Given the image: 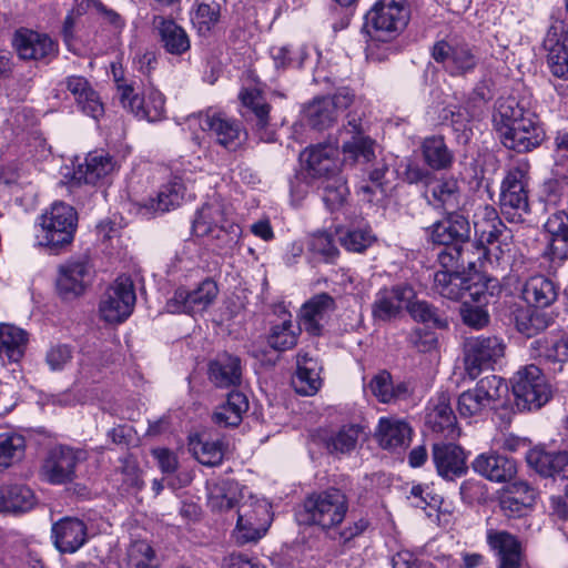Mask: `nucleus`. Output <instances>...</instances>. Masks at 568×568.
<instances>
[{
    "label": "nucleus",
    "instance_id": "nucleus-55",
    "mask_svg": "<svg viewBox=\"0 0 568 568\" xmlns=\"http://www.w3.org/2000/svg\"><path fill=\"white\" fill-rule=\"evenodd\" d=\"M474 220L475 234L481 243L491 244L499 239L507 230L499 215H478Z\"/></svg>",
    "mask_w": 568,
    "mask_h": 568
},
{
    "label": "nucleus",
    "instance_id": "nucleus-29",
    "mask_svg": "<svg viewBox=\"0 0 568 568\" xmlns=\"http://www.w3.org/2000/svg\"><path fill=\"white\" fill-rule=\"evenodd\" d=\"M240 99L244 108L252 112L255 120V129L261 141L274 142L275 132L268 130L270 105L261 92L256 89H244L240 93Z\"/></svg>",
    "mask_w": 568,
    "mask_h": 568
},
{
    "label": "nucleus",
    "instance_id": "nucleus-31",
    "mask_svg": "<svg viewBox=\"0 0 568 568\" xmlns=\"http://www.w3.org/2000/svg\"><path fill=\"white\" fill-rule=\"evenodd\" d=\"M474 471L491 481H507L516 474V464L513 459L497 454L484 453L471 463Z\"/></svg>",
    "mask_w": 568,
    "mask_h": 568
},
{
    "label": "nucleus",
    "instance_id": "nucleus-13",
    "mask_svg": "<svg viewBox=\"0 0 568 568\" xmlns=\"http://www.w3.org/2000/svg\"><path fill=\"white\" fill-rule=\"evenodd\" d=\"M93 280V268L87 256L70 258L59 266L57 291L64 300L82 295Z\"/></svg>",
    "mask_w": 568,
    "mask_h": 568
},
{
    "label": "nucleus",
    "instance_id": "nucleus-4",
    "mask_svg": "<svg viewBox=\"0 0 568 568\" xmlns=\"http://www.w3.org/2000/svg\"><path fill=\"white\" fill-rule=\"evenodd\" d=\"M348 510L346 495L337 489L329 488L307 496L300 514L305 525L317 526L324 530L337 527Z\"/></svg>",
    "mask_w": 568,
    "mask_h": 568
},
{
    "label": "nucleus",
    "instance_id": "nucleus-49",
    "mask_svg": "<svg viewBox=\"0 0 568 568\" xmlns=\"http://www.w3.org/2000/svg\"><path fill=\"white\" fill-rule=\"evenodd\" d=\"M422 152L427 165L434 170H445L453 162V154L440 136L426 138L422 144Z\"/></svg>",
    "mask_w": 568,
    "mask_h": 568
},
{
    "label": "nucleus",
    "instance_id": "nucleus-35",
    "mask_svg": "<svg viewBox=\"0 0 568 568\" xmlns=\"http://www.w3.org/2000/svg\"><path fill=\"white\" fill-rule=\"evenodd\" d=\"M153 26L158 30L160 41L166 52L181 55L190 49L191 43L186 31L174 20L155 16Z\"/></svg>",
    "mask_w": 568,
    "mask_h": 568
},
{
    "label": "nucleus",
    "instance_id": "nucleus-11",
    "mask_svg": "<svg viewBox=\"0 0 568 568\" xmlns=\"http://www.w3.org/2000/svg\"><path fill=\"white\" fill-rule=\"evenodd\" d=\"M432 55L453 77L473 72L479 62L475 49L465 42L438 41L433 47Z\"/></svg>",
    "mask_w": 568,
    "mask_h": 568
},
{
    "label": "nucleus",
    "instance_id": "nucleus-2",
    "mask_svg": "<svg viewBox=\"0 0 568 568\" xmlns=\"http://www.w3.org/2000/svg\"><path fill=\"white\" fill-rule=\"evenodd\" d=\"M366 27L371 37L367 44V58L384 61L390 53V47L379 50V43L396 39L409 20V10L404 0H378L366 13Z\"/></svg>",
    "mask_w": 568,
    "mask_h": 568
},
{
    "label": "nucleus",
    "instance_id": "nucleus-18",
    "mask_svg": "<svg viewBox=\"0 0 568 568\" xmlns=\"http://www.w3.org/2000/svg\"><path fill=\"white\" fill-rule=\"evenodd\" d=\"M416 297L412 285L403 283L390 287H382L376 294L372 304V315L375 321L387 322L397 317L404 306Z\"/></svg>",
    "mask_w": 568,
    "mask_h": 568
},
{
    "label": "nucleus",
    "instance_id": "nucleus-28",
    "mask_svg": "<svg viewBox=\"0 0 568 568\" xmlns=\"http://www.w3.org/2000/svg\"><path fill=\"white\" fill-rule=\"evenodd\" d=\"M114 169L113 159L103 151H94L87 155L85 162L73 171L72 181L75 184H97Z\"/></svg>",
    "mask_w": 568,
    "mask_h": 568
},
{
    "label": "nucleus",
    "instance_id": "nucleus-7",
    "mask_svg": "<svg viewBox=\"0 0 568 568\" xmlns=\"http://www.w3.org/2000/svg\"><path fill=\"white\" fill-rule=\"evenodd\" d=\"M136 295L130 276L120 275L103 293L99 313L101 318L110 324L126 321L134 310Z\"/></svg>",
    "mask_w": 568,
    "mask_h": 568
},
{
    "label": "nucleus",
    "instance_id": "nucleus-38",
    "mask_svg": "<svg viewBox=\"0 0 568 568\" xmlns=\"http://www.w3.org/2000/svg\"><path fill=\"white\" fill-rule=\"evenodd\" d=\"M296 374L293 378L295 390L304 396L314 395L321 387L320 367L307 353L300 352L296 359Z\"/></svg>",
    "mask_w": 568,
    "mask_h": 568
},
{
    "label": "nucleus",
    "instance_id": "nucleus-21",
    "mask_svg": "<svg viewBox=\"0 0 568 568\" xmlns=\"http://www.w3.org/2000/svg\"><path fill=\"white\" fill-rule=\"evenodd\" d=\"M52 538L60 552L73 554L88 540L85 524L75 517H64L52 525Z\"/></svg>",
    "mask_w": 568,
    "mask_h": 568
},
{
    "label": "nucleus",
    "instance_id": "nucleus-10",
    "mask_svg": "<svg viewBox=\"0 0 568 568\" xmlns=\"http://www.w3.org/2000/svg\"><path fill=\"white\" fill-rule=\"evenodd\" d=\"M506 345L497 336H476L464 344L465 369L474 379L481 371L491 368L505 355Z\"/></svg>",
    "mask_w": 568,
    "mask_h": 568
},
{
    "label": "nucleus",
    "instance_id": "nucleus-61",
    "mask_svg": "<svg viewBox=\"0 0 568 568\" xmlns=\"http://www.w3.org/2000/svg\"><path fill=\"white\" fill-rule=\"evenodd\" d=\"M500 206L503 210H521L527 211L528 197L524 187L517 185L501 189Z\"/></svg>",
    "mask_w": 568,
    "mask_h": 568
},
{
    "label": "nucleus",
    "instance_id": "nucleus-1",
    "mask_svg": "<svg viewBox=\"0 0 568 568\" xmlns=\"http://www.w3.org/2000/svg\"><path fill=\"white\" fill-rule=\"evenodd\" d=\"M493 123L500 142L519 153L531 151L545 139V131L536 113L515 99L498 103Z\"/></svg>",
    "mask_w": 568,
    "mask_h": 568
},
{
    "label": "nucleus",
    "instance_id": "nucleus-30",
    "mask_svg": "<svg viewBox=\"0 0 568 568\" xmlns=\"http://www.w3.org/2000/svg\"><path fill=\"white\" fill-rule=\"evenodd\" d=\"M521 296L528 305L545 308L557 301L558 285L545 275H534L525 281Z\"/></svg>",
    "mask_w": 568,
    "mask_h": 568
},
{
    "label": "nucleus",
    "instance_id": "nucleus-19",
    "mask_svg": "<svg viewBox=\"0 0 568 568\" xmlns=\"http://www.w3.org/2000/svg\"><path fill=\"white\" fill-rule=\"evenodd\" d=\"M13 47L23 60L49 62L58 54V43L50 36L30 29L16 31Z\"/></svg>",
    "mask_w": 568,
    "mask_h": 568
},
{
    "label": "nucleus",
    "instance_id": "nucleus-57",
    "mask_svg": "<svg viewBox=\"0 0 568 568\" xmlns=\"http://www.w3.org/2000/svg\"><path fill=\"white\" fill-rule=\"evenodd\" d=\"M164 95L156 90H152L149 92L145 99L141 98L134 115L139 119H145L150 122H154L161 120L164 115Z\"/></svg>",
    "mask_w": 568,
    "mask_h": 568
},
{
    "label": "nucleus",
    "instance_id": "nucleus-27",
    "mask_svg": "<svg viewBox=\"0 0 568 568\" xmlns=\"http://www.w3.org/2000/svg\"><path fill=\"white\" fill-rule=\"evenodd\" d=\"M535 490L525 481H514L504 487L499 504L508 517L523 516L535 503Z\"/></svg>",
    "mask_w": 568,
    "mask_h": 568
},
{
    "label": "nucleus",
    "instance_id": "nucleus-22",
    "mask_svg": "<svg viewBox=\"0 0 568 568\" xmlns=\"http://www.w3.org/2000/svg\"><path fill=\"white\" fill-rule=\"evenodd\" d=\"M432 457L437 474L445 479H453L466 473V455L458 445L436 443L433 445Z\"/></svg>",
    "mask_w": 568,
    "mask_h": 568
},
{
    "label": "nucleus",
    "instance_id": "nucleus-5",
    "mask_svg": "<svg viewBox=\"0 0 568 568\" xmlns=\"http://www.w3.org/2000/svg\"><path fill=\"white\" fill-rule=\"evenodd\" d=\"M511 383L516 405L519 409H539L551 398V386L536 365L520 368L514 375Z\"/></svg>",
    "mask_w": 568,
    "mask_h": 568
},
{
    "label": "nucleus",
    "instance_id": "nucleus-45",
    "mask_svg": "<svg viewBox=\"0 0 568 568\" xmlns=\"http://www.w3.org/2000/svg\"><path fill=\"white\" fill-rule=\"evenodd\" d=\"M301 327L294 325L291 314H285L280 324L272 325L267 344L275 351L284 352L297 344Z\"/></svg>",
    "mask_w": 568,
    "mask_h": 568
},
{
    "label": "nucleus",
    "instance_id": "nucleus-43",
    "mask_svg": "<svg viewBox=\"0 0 568 568\" xmlns=\"http://www.w3.org/2000/svg\"><path fill=\"white\" fill-rule=\"evenodd\" d=\"M501 291L497 277L475 274L467 276L466 300L485 305Z\"/></svg>",
    "mask_w": 568,
    "mask_h": 568
},
{
    "label": "nucleus",
    "instance_id": "nucleus-47",
    "mask_svg": "<svg viewBox=\"0 0 568 568\" xmlns=\"http://www.w3.org/2000/svg\"><path fill=\"white\" fill-rule=\"evenodd\" d=\"M242 496L240 485L230 479H222L209 486V505L214 510L232 508Z\"/></svg>",
    "mask_w": 568,
    "mask_h": 568
},
{
    "label": "nucleus",
    "instance_id": "nucleus-34",
    "mask_svg": "<svg viewBox=\"0 0 568 568\" xmlns=\"http://www.w3.org/2000/svg\"><path fill=\"white\" fill-rule=\"evenodd\" d=\"M209 378L220 388L239 385L242 378L241 359L227 353L217 355L209 365Z\"/></svg>",
    "mask_w": 568,
    "mask_h": 568
},
{
    "label": "nucleus",
    "instance_id": "nucleus-51",
    "mask_svg": "<svg viewBox=\"0 0 568 568\" xmlns=\"http://www.w3.org/2000/svg\"><path fill=\"white\" fill-rule=\"evenodd\" d=\"M409 315L419 323L430 327L444 328L448 325L446 317L434 305L422 300H412L406 306Z\"/></svg>",
    "mask_w": 568,
    "mask_h": 568
},
{
    "label": "nucleus",
    "instance_id": "nucleus-64",
    "mask_svg": "<svg viewBox=\"0 0 568 568\" xmlns=\"http://www.w3.org/2000/svg\"><path fill=\"white\" fill-rule=\"evenodd\" d=\"M568 43V24L560 19H555L546 34L544 45L547 50Z\"/></svg>",
    "mask_w": 568,
    "mask_h": 568
},
{
    "label": "nucleus",
    "instance_id": "nucleus-15",
    "mask_svg": "<svg viewBox=\"0 0 568 568\" xmlns=\"http://www.w3.org/2000/svg\"><path fill=\"white\" fill-rule=\"evenodd\" d=\"M85 458L81 449H73L68 446L52 448L41 467V476L53 485H61L74 478L75 467L79 462Z\"/></svg>",
    "mask_w": 568,
    "mask_h": 568
},
{
    "label": "nucleus",
    "instance_id": "nucleus-60",
    "mask_svg": "<svg viewBox=\"0 0 568 568\" xmlns=\"http://www.w3.org/2000/svg\"><path fill=\"white\" fill-rule=\"evenodd\" d=\"M308 247L313 254L320 256L326 263H333L339 254L334 240L325 232L313 234Z\"/></svg>",
    "mask_w": 568,
    "mask_h": 568
},
{
    "label": "nucleus",
    "instance_id": "nucleus-23",
    "mask_svg": "<svg viewBox=\"0 0 568 568\" xmlns=\"http://www.w3.org/2000/svg\"><path fill=\"white\" fill-rule=\"evenodd\" d=\"M64 84L82 113L94 120L103 115L104 108L101 98L87 78L71 75L65 79Z\"/></svg>",
    "mask_w": 568,
    "mask_h": 568
},
{
    "label": "nucleus",
    "instance_id": "nucleus-24",
    "mask_svg": "<svg viewBox=\"0 0 568 568\" xmlns=\"http://www.w3.org/2000/svg\"><path fill=\"white\" fill-rule=\"evenodd\" d=\"M341 135L344 136L342 149L345 154H349L355 160L363 159L365 162L374 158V142L363 134L361 118L348 116Z\"/></svg>",
    "mask_w": 568,
    "mask_h": 568
},
{
    "label": "nucleus",
    "instance_id": "nucleus-3",
    "mask_svg": "<svg viewBox=\"0 0 568 568\" xmlns=\"http://www.w3.org/2000/svg\"><path fill=\"white\" fill-rule=\"evenodd\" d=\"M301 172L291 182V194L303 199L307 185L316 180L335 179L342 169L337 148L332 144H317L306 148L300 155Z\"/></svg>",
    "mask_w": 568,
    "mask_h": 568
},
{
    "label": "nucleus",
    "instance_id": "nucleus-48",
    "mask_svg": "<svg viewBox=\"0 0 568 568\" xmlns=\"http://www.w3.org/2000/svg\"><path fill=\"white\" fill-rule=\"evenodd\" d=\"M554 256L568 258V215H549L544 224Z\"/></svg>",
    "mask_w": 568,
    "mask_h": 568
},
{
    "label": "nucleus",
    "instance_id": "nucleus-40",
    "mask_svg": "<svg viewBox=\"0 0 568 568\" xmlns=\"http://www.w3.org/2000/svg\"><path fill=\"white\" fill-rule=\"evenodd\" d=\"M248 409L247 397L240 392H231L226 402L220 405L213 414L214 422L224 427H235Z\"/></svg>",
    "mask_w": 568,
    "mask_h": 568
},
{
    "label": "nucleus",
    "instance_id": "nucleus-14",
    "mask_svg": "<svg viewBox=\"0 0 568 568\" xmlns=\"http://www.w3.org/2000/svg\"><path fill=\"white\" fill-rule=\"evenodd\" d=\"M354 100L349 89H339L332 97L315 98L304 109L307 123L317 130L329 128L337 119L339 111L348 108Z\"/></svg>",
    "mask_w": 568,
    "mask_h": 568
},
{
    "label": "nucleus",
    "instance_id": "nucleus-39",
    "mask_svg": "<svg viewBox=\"0 0 568 568\" xmlns=\"http://www.w3.org/2000/svg\"><path fill=\"white\" fill-rule=\"evenodd\" d=\"M27 344L26 332L13 325H0V358L4 363H18Z\"/></svg>",
    "mask_w": 568,
    "mask_h": 568
},
{
    "label": "nucleus",
    "instance_id": "nucleus-36",
    "mask_svg": "<svg viewBox=\"0 0 568 568\" xmlns=\"http://www.w3.org/2000/svg\"><path fill=\"white\" fill-rule=\"evenodd\" d=\"M470 223L466 215H445L433 226L432 239L440 245L464 242L469 239Z\"/></svg>",
    "mask_w": 568,
    "mask_h": 568
},
{
    "label": "nucleus",
    "instance_id": "nucleus-32",
    "mask_svg": "<svg viewBox=\"0 0 568 568\" xmlns=\"http://www.w3.org/2000/svg\"><path fill=\"white\" fill-rule=\"evenodd\" d=\"M412 427L403 419L382 417L377 428V439L385 449L396 450L406 448L412 439Z\"/></svg>",
    "mask_w": 568,
    "mask_h": 568
},
{
    "label": "nucleus",
    "instance_id": "nucleus-53",
    "mask_svg": "<svg viewBox=\"0 0 568 568\" xmlns=\"http://www.w3.org/2000/svg\"><path fill=\"white\" fill-rule=\"evenodd\" d=\"M24 438L17 434H0V470L21 459Z\"/></svg>",
    "mask_w": 568,
    "mask_h": 568
},
{
    "label": "nucleus",
    "instance_id": "nucleus-52",
    "mask_svg": "<svg viewBox=\"0 0 568 568\" xmlns=\"http://www.w3.org/2000/svg\"><path fill=\"white\" fill-rule=\"evenodd\" d=\"M339 243L349 252L362 253L375 242V235L367 227L336 229Z\"/></svg>",
    "mask_w": 568,
    "mask_h": 568
},
{
    "label": "nucleus",
    "instance_id": "nucleus-63",
    "mask_svg": "<svg viewBox=\"0 0 568 568\" xmlns=\"http://www.w3.org/2000/svg\"><path fill=\"white\" fill-rule=\"evenodd\" d=\"M548 65L555 77L568 79V43L548 50Z\"/></svg>",
    "mask_w": 568,
    "mask_h": 568
},
{
    "label": "nucleus",
    "instance_id": "nucleus-16",
    "mask_svg": "<svg viewBox=\"0 0 568 568\" xmlns=\"http://www.w3.org/2000/svg\"><path fill=\"white\" fill-rule=\"evenodd\" d=\"M78 215H40L36 223L39 245L59 248L72 242Z\"/></svg>",
    "mask_w": 568,
    "mask_h": 568
},
{
    "label": "nucleus",
    "instance_id": "nucleus-54",
    "mask_svg": "<svg viewBox=\"0 0 568 568\" xmlns=\"http://www.w3.org/2000/svg\"><path fill=\"white\" fill-rule=\"evenodd\" d=\"M359 433V426L345 425L326 439V447L331 453H349L355 448Z\"/></svg>",
    "mask_w": 568,
    "mask_h": 568
},
{
    "label": "nucleus",
    "instance_id": "nucleus-20",
    "mask_svg": "<svg viewBox=\"0 0 568 568\" xmlns=\"http://www.w3.org/2000/svg\"><path fill=\"white\" fill-rule=\"evenodd\" d=\"M335 307V301L331 295L321 293L313 296L301 308L298 326L311 335H320Z\"/></svg>",
    "mask_w": 568,
    "mask_h": 568
},
{
    "label": "nucleus",
    "instance_id": "nucleus-12",
    "mask_svg": "<svg viewBox=\"0 0 568 568\" xmlns=\"http://www.w3.org/2000/svg\"><path fill=\"white\" fill-rule=\"evenodd\" d=\"M217 294L216 283L212 280H204L194 290L176 288L173 296L168 300L165 308L172 314H200L215 301Z\"/></svg>",
    "mask_w": 568,
    "mask_h": 568
},
{
    "label": "nucleus",
    "instance_id": "nucleus-44",
    "mask_svg": "<svg viewBox=\"0 0 568 568\" xmlns=\"http://www.w3.org/2000/svg\"><path fill=\"white\" fill-rule=\"evenodd\" d=\"M184 201V186L182 182L174 179L166 185H163L156 197H151L143 207L159 212H169L178 210Z\"/></svg>",
    "mask_w": 568,
    "mask_h": 568
},
{
    "label": "nucleus",
    "instance_id": "nucleus-6",
    "mask_svg": "<svg viewBox=\"0 0 568 568\" xmlns=\"http://www.w3.org/2000/svg\"><path fill=\"white\" fill-rule=\"evenodd\" d=\"M508 392L506 382L496 375H489L477 382L471 389L463 392L457 400V409L463 417L478 416L494 408Z\"/></svg>",
    "mask_w": 568,
    "mask_h": 568
},
{
    "label": "nucleus",
    "instance_id": "nucleus-33",
    "mask_svg": "<svg viewBox=\"0 0 568 568\" xmlns=\"http://www.w3.org/2000/svg\"><path fill=\"white\" fill-rule=\"evenodd\" d=\"M427 423L433 430L445 434L448 438L459 436L456 429V416L450 406L448 394L440 393L430 402L429 412L427 414Z\"/></svg>",
    "mask_w": 568,
    "mask_h": 568
},
{
    "label": "nucleus",
    "instance_id": "nucleus-37",
    "mask_svg": "<svg viewBox=\"0 0 568 568\" xmlns=\"http://www.w3.org/2000/svg\"><path fill=\"white\" fill-rule=\"evenodd\" d=\"M530 352L534 357L546 363L562 364L568 362V334H551L531 342Z\"/></svg>",
    "mask_w": 568,
    "mask_h": 568
},
{
    "label": "nucleus",
    "instance_id": "nucleus-50",
    "mask_svg": "<svg viewBox=\"0 0 568 568\" xmlns=\"http://www.w3.org/2000/svg\"><path fill=\"white\" fill-rule=\"evenodd\" d=\"M190 450L193 456L204 466L214 467L222 463L224 446L220 440L191 439Z\"/></svg>",
    "mask_w": 568,
    "mask_h": 568
},
{
    "label": "nucleus",
    "instance_id": "nucleus-58",
    "mask_svg": "<svg viewBox=\"0 0 568 568\" xmlns=\"http://www.w3.org/2000/svg\"><path fill=\"white\" fill-rule=\"evenodd\" d=\"M128 568H155V554L153 548L144 540L133 541L126 554Z\"/></svg>",
    "mask_w": 568,
    "mask_h": 568
},
{
    "label": "nucleus",
    "instance_id": "nucleus-42",
    "mask_svg": "<svg viewBox=\"0 0 568 568\" xmlns=\"http://www.w3.org/2000/svg\"><path fill=\"white\" fill-rule=\"evenodd\" d=\"M34 504V495L27 486L3 485L0 487V511H28Z\"/></svg>",
    "mask_w": 568,
    "mask_h": 568
},
{
    "label": "nucleus",
    "instance_id": "nucleus-17",
    "mask_svg": "<svg viewBox=\"0 0 568 568\" xmlns=\"http://www.w3.org/2000/svg\"><path fill=\"white\" fill-rule=\"evenodd\" d=\"M190 121L195 122L202 131L207 132L219 144L229 150H235L242 143V126L223 113L201 112Z\"/></svg>",
    "mask_w": 568,
    "mask_h": 568
},
{
    "label": "nucleus",
    "instance_id": "nucleus-62",
    "mask_svg": "<svg viewBox=\"0 0 568 568\" xmlns=\"http://www.w3.org/2000/svg\"><path fill=\"white\" fill-rule=\"evenodd\" d=\"M468 300L463 302L460 307V316L464 322L469 327L475 329H480L488 324L489 316L488 313L481 307V305L470 306Z\"/></svg>",
    "mask_w": 568,
    "mask_h": 568
},
{
    "label": "nucleus",
    "instance_id": "nucleus-46",
    "mask_svg": "<svg viewBox=\"0 0 568 568\" xmlns=\"http://www.w3.org/2000/svg\"><path fill=\"white\" fill-rule=\"evenodd\" d=\"M467 276L460 273H452L448 271H437L434 274L433 288L440 296L458 301L466 300Z\"/></svg>",
    "mask_w": 568,
    "mask_h": 568
},
{
    "label": "nucleus",
    "instance_id": "nucleus-56",
    "mask_svg": "<svg viewBox=\"0 0 568 568\" xmlns=\"http://www.w3.org/2000/svg\"><path fill=\"white\" fill-rule=\"evenodd\" d=\"M518 332L530 337L546 329L550 324V318L540 312L531 310H521L515 317Z\"/></svg>",
    "mask_w": 568,
    "mask_h": 568
},
{
    "label": "nucleus",
    "instance_id": "nucleus-41",
    "mask_svg": "<svg viewBox=\"0 0 568 568\" xmlns=\"http://www.w3.org/2000/svg\"><path fill=\"white\" fill-rule=\"evenodd\" d=\"M368 389L381 403L385 404L405 398L408 394L407 384L404 382L394 384L390 374L386 371H381L372 377Z\"/></svg>",
    "mask_w": 568,
    "mask_h": 568
},
{
    "label": "nucleus",
    "instance_id": "nucleus-9",
    "mask_svg": "<svg viewBox=\"0 0 568 568\" xmlns=\"http://www.w3.org/2000/svg\"><path fill=\"white\" fill-rule=\"evenodd\" d=\"M528 464L540 475L568 479V452L550 453L532 449L527 455ZM552 511L568 519V484L564 496L550 498Z\"/></svg>",
    "mask_w": 568,
    "mask_h": 568
},
{
    "label": "nucleus",
    "instance_id": "nucleus-26",
    "mask_svg": "<svg viewBox=\"0 0 568 568\" xmlns=\"http://www.w3.org/2000/svg\"><path fill=\"white\" fill-rule=\"evenodd\" d=\"M487 541L498 556V568H525L519 541L507 531L488 530Z\"/></svg>",
    "mask_w": 568,
    "mask_h": 568
},
{
    "label": "nucleus",
    "instance_id": "nucleus-8",
    "mask_svg": "<svg viewBox=\"0 0 568 568\" xmlns=\"http://www.w3.org/2000/svg\"><path fill=\"white\" fill-rule=\"evenodd\" d=\"M272 521L271 505L265 499L250 497L237 508V523L234 537L237 544L261 539Z\"/></svg>",
    "mask_w": 568,
    "mask_h": 568
},
{
    "label": "nucleus",
    "instance_id": "nucleus-25",
    "mask_svg": "<svg viewBox=\"0 0 568 568\" xmlns=\"http://www.w3.org/2000/svg\"><path fill=\"white\" fill-rule=\"evenodd\" d=\"M425 197L434 210L455 213L460 197L459 183L454 178L433 179L427 186Z\"/></svg>",
    "mask_w": 568,
    "mask_h": 568
},
{
    "label": "nucleus",
    "instance_id": "nucleus-59",
    "mask_svg": "<svg viewBox=\"0 0 568 568\" xmlns=\"http://www.w3.org/2000/svg\"><path fill=\"white\" fill-rule=\"evenodd\" d=\"M219 20L220 4L217 3H201L192 16V23L202 36L210 33Z\"/></svg>",
    "mask_w": 568,
    "mask_h": 568
}]
</instances>
